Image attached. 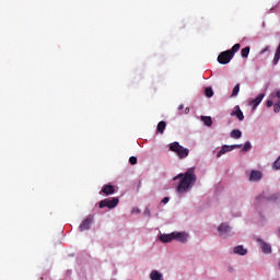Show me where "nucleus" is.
Listing matches in <instances>:
<instances>
[{
	"instance_id": "f257e3e1",
	"label": "nucleus",
	"mask_w": 280,
	"mask_h": 280,
	"mask_svg": "<svg viewBox=\"0 0 280 280\" xmlns=\"http://www.w3.org/2000/svg\"><path fill=\"white\" fill-rule=\"evenodd\" d=\"M174 180H179L178 185L176 187L177 194H187L194 185H196V168L190 167L187 170L186 173H180L177 176L174 177Z\"/></svg>"
},
{
	"instance_id": "f03ea898",
	"label": "nucleus",
	"mask_w": 280,
	"mask_h": 280,
	"mask_svg": "<svg viewBox=\"0 0 280 280\" xmlns=\"http://www.w3.org/2000/svg\"><path fill=\"white\" fill-rule=\"evenodd\" d=\"M240 47H242V45L235 44L231 49L222 51L218 56L219 65H229V62H231V60H233L235 54H237V51H240Z\"/></svg>"
},
{
	"instance_id": "7ed1b4c3",
	"label": "nucleus",
	"mask_w": 280,
	"mask_h": 280,
	"mask_svg": "<svg viewBox=\"0 0 280 280\" xmlns=\"http://www.w3.org/2000/svg\"><path fill=\"white\" fill-rule=\"evenodd\" d=\"M160 242H163V244H170L173 240H177L178 242H182L185 244L187 242V234L183 232H173L171 234H161L159 237Z\"/></svg>"
},
{
	"instance_id": "20e7f679",
	"label": "nucleus",
	"mask_w": 280,
	"mask_h": 280,
	"mask_svg": "<svg viewBox=\"0 0 280 280\" xmlns=\"http://www.w3.org/2000/svg\"><path fill=\"white\" fill-rule=\"evenodd\" d=\"M168 148L171 150V152H174L178 159H187V156H189V149L180 145V143L178 142H172L171 144H168Z\"/></svg>"
},
{
	"instance_id": "39448f33",
	"label": "nucleus",
	"mask_w": 280,
	"mask_h": 280,
	"mask_svg": "<svg viewBox=\"0 0 280 280\" xmlns=\"http://www.w3.org/2000/svg\"><path fill=\"white\" fill-rule=\"evenodd\" d=\"M119 205V198L114 197L112 199H103L100 201L98 207L100 209H104L107 207V209H115Z\"/></svg>"
},
{
	"instance_id": "423d86ee",
	"label": "nucleus",
	"mask_w": 280,
	"mask_h": 280,
	"mask_svg": "<svg viewBox=\"0 0 280 280\" xmlns=\"http://www.w3.org/2000/svg\"><path fill=\"white\" fill-rule=\"evenodd\" d=\"M91 224H93V217L89 215L85 220L80 224L79 231H89L91 229Z\"/></svg>"
},
{
	"instance_id": "0eeeda50",
	"label": "nucleus",
	"mask_w": 280,
	"mask_h": 280,
	"mask_svg": "<svg viewBox=\"0 0 280 280\" xmlns=\"http://www.w3.org/2000/svg\"><path fill=\"white\" fill-rule=\"evenodd\" d=\"M218 231L222 237H229L231 235V226L226 225V223L219 225Z\"/></svg>"
},
{
	"instance_id": "6e6552de",
	"label": "nucleus",
	"mask_w": 280,
	"mask_h": 280,
	"mask_svg": "<svg viewBox=\"0 0 280 280\" xmlns=\"http://www.w3.org/2000/svg\"><path fill=\"white\" fill-rule=\"evenodd\" d=\"M257 242L260 243V248L265 255H270V253H272V246H270V244L266 243L261 238H258Z\"/></svg>"
},
{
	"instance_id": "1a4fd4ad",
	"label": "nucleus",
	"mask_w": 280,
	"mask_h": 280,
	"mask_svg": "<svg viewBox=\"0 0 280 280\" xmlns=\"http://www.w3.org/2000/svg\"><path fill=\"white\" fill-rule=\"evenodd\" d=\"M232 117H237L238 121H244V113L240 108V105L235 106V110L231 112Z\"/></svg>"
},
{
	"instance_id": "9d476101",
	"label": "nucleus",
	"mask_w": 280,
	"mask_h": 280,
	"mask_svg": "<svg viewBox=\"0 0 280 280\" xmlns=\"http://www.w3.org/2000/svg\"><path fill=\"white\" fill-rule=\"evenodd\" d=\"M100 194H105V196H113V194H115V186L104 185Z\"/></svg>"
},
{
	"instance_id": "9b49d317",
	"label": "nucleus",
	"mask_w": 280,
	"mask_h": 280,
	"mask_svg": "<svg viewBox=\"0 0 280 280\" xmlns=\"http://www.w3.org/2000/svg\"><path fill=\"white\" fill-rule=\"evenodd\" d=\"M264 97H266V94L261 93L256 98L249 102V106L253 108H256L261 102L264 101Z\"/></svg>"
},
{
	"instance_id": "f8f14e48",
	"label": "nucleus",
	"mask_w": 280,
	"mask_h": 280,
	"mask_svg": "<svg viewBox=\"0 0 280 280\" xmlns=\"http://www.w3.org/2000/svg\"><path fill=\"white\" fill-rule=\"evenodd\" d=\"M261 172L259 171H252L250 175H249V180L250 182H257V180H261Z\"/></svg>"
},
{
	"instance_id": "ddd939ff",
	"label": "nucleus",
	"mask_w": 280,
	"mask_h": 280,
	"mask_svg": "<svg viewBox=\"0 0 280 280\" xmlns=\"http://www.w3.org/2000/svg\"><path fill=\"white\" fill-rule=\"evenodd\" d=\"M247 253H248V250L246 248H244V246H242V245L234 247L235 255L244 256V255H247Z\"/></svg>"
},
{
	"instance_id": "4468645a",
	"label": "nucleus",
	"mask_w": 280,
	"mask_h": 280,
	"mask_svg": "<svg viewBox=\"0 0 280 280\" xmlns=\"http://www.w3.org/2000/svg\"><path fill=\"white\" fill-rule=\"evenodd\" d=\"M151 280H163V273L159 272L158 270H153L150 273Z\"/></svg>"
},
{
	"instance_id": "2eb2a0df",
	"label": "nucleus",
	"mask_w": 280,
	"mask_h": 280,
	"mask_svg": "<svg viewBox=\"0 0 280 280\" xmlns=\"http://www.w3.org/2000/svg\"><path fill=\"white\" fill-rule=\"evenodd\" d=\"M232 150H233L232 145L222 147V149L217 154L218 159H220V156H222V154H226V152H231Z\"/></svg>"
},
{
	"instance_id": "dca6fc26",
	"label": "nucleus",
	"mask_w": 280,
	"mask_h": 280,
	"mask_svg": "<svg viewBox=\"0 0 280 280\" xmlns=\"http://www.w3.org/2000/svg\"><path fill=\"white\" fill-rule=\"evenodd\" d=\"M232 139H242V131L240 129H233L230 133Z\"/></svg>"
},
{
	"instance_id": "f3484780",
	"label": "nucleus",
	"mask_w": 280,
	"mask_h": 280,
	"mask_svg": "<svg viewBox=\"0 0 280 280\" xmlns=\"http://www.w3.org/2000/svg\"><path fill=\"white\" fill-rule=\"evenodd\" d=\"M167 124L165 121H160L158 124V132H160V135H163V132H165V128H166Z\"/></svg>"
},
{
	"instance_id": "a211bd4d",
	"label": "nucleus",
	"mask_w": 280,
	"mask_h": 280,
	"mask_svg": "<svg viewBox=\"0 0 280 280\" xmlns=\"http://www.w3.org/2000/svg\"><path fill=\"white\" fill-rule=\"evenodd\" d=\"M201 120L203 121L205 126H212L213 124L211 116H202Z\"/></svg>"
},
{
	"instance_id": "6ab92c4d",
	"label": "nucleus",
	"mask_w": 280,
	"mask_h": 280,
	"mask_svg": "<svg viewBox=\"0 0 280 280\" xmlns=\"http://www.w3.org/2000/svg\"><path fill=\"white\" fill-rule=\"evenodd\" d=\"M242 58H248V54H250V47L246 46L241 50Z\"/></svg>"
},
{
	"instance_id": "aec40b11",
	"label": "nucleus",
	"mask_w": 280,
	"mask_h": 280,
	"mask_svg": "<svg viewBox=\"0 0 280 280\" xmlns=\"http://www.w3.org/2000/svg\"><path fill=\"white\" fill-rule=\"evenodd\" d=\"M279 60H280V48H277L275 57H273V65L275 66L279 65Z\"/></svg>"
},
{
	"instance_id": "412c9836",
	"label": "nucleus",
	"mask_w": 280,
	"mask_h": 280,
	"mask_svg": "<svg viewBox=\"0 0 280 280\" xmlns=\"http://www.w3.org/2000/svg\"><path fill=\"white\" fill-rule=\"evenodd\" d=\"M240 94V83H237L232 92V97H237V95Z\"/></svg>"
},
{
	"instance_id": "4be33fe9",
	"label": "nucleus",
	"mask_w": 280,
	"mask_h": 280,
	"mask_svg": "<svg viewBox=\"0 0 280 280\" xmlns=\"http://www.w3.org/2000/svg\"><path fill=\"white\" fill-rule=\"evenodd\" d=\"M205 93H206V97H213V89L206 88Z\"/></svg>"
},
{
	"instance_id": "5701e85b",
	"label": "nucleus",
	"mask_w": 280,
	"mask_h": 280,
	"mask_svg": "<svg viewBox=\"0 0 280 280\" xmlns=\"http://www.w3.org/2000/svg\"><path fill=\"white\" fill-rule=\"evenodd\" d=\"M253 148V145L250 144V142H246L243 147V152H248V150H250Z\"/></svg>"
},
{
	"instance_id": "b1692460",
	"label": "nucleus",
	"mask_w": 280,
	"mask_h": 280,
	"mask_svg": "<svg viewBox=\"0 0 280 280\" xmlns=\"http://www.w3.org/2000/svg\"><path fill=\"white\" fill-rule=\"evenodd\" d=\"M273 110H275V113H279V112H280V100H279L278 103H276V104L273 105Z\"/></svg>"
},
{
	"instance_id": "393cba45",
	"label": "nucleus",
	"mask_w": 280,
	"mask_h": 280,
	"mask_svg": "<svg viewBox=\"0 0 280 280\" xmlns=\"http://www.w3.org/2000/svg\"><path fill=\"white\" fill-rule=\"evenodd\" d=\"M130 165H137V156L129 158Z\"/></svg>"
},
{
	"instance_id": "a878e982",
	"label": "nucleus",
	"mask_w": 280,
	"mask_h": 280,
	"mask_svg": "<svg viewBox=\"0 0 280 280\" xmlns=\"http://www.w3.org/2000/svg\"><path fill=\"white\" fill-rule=\"evenodd\" d=\"M272 97H278V100H280V90H276V92L271 93Z\"/></svg>"
},
{
	"instance_id": "bb28decb",
	"label": "nucleus",
	"mask_w": 280,
	"mask_h": 280,
	"mask_svg": "<svg viewBox=\"0 0 280 280\" xmlns=\"http://www.w3.org/2000/svg\"><path fill=\"white\" fill-rule=\"evenodd\" d=\"M266 104H267V108H270V107L273 106L275 103H273L272 101L268 100V101L266 102Z\"/></svg>"
},
{
	"instance_id": "cd10ccee",
	"label": "nucleus",
	"mask_w": 280,
	"mask_h": 280,
	"mask_svg": "<svg viewBox=\"0 0 280 280\" xmlns=\"http://www.w3.org/2000/svg\"><path fill=\"white\" fill-rule=\"evenodd\" d=\"M167 202H170V197H164V198L162 199V203H163V205H167Z\"/></svg>"
},
{
	"instance_id": "c85d7f7f",
	"label": "nucleus",
	"mask_w": 280,
	"mask_h": 280,
	"mask_svg": "<svg viewBox=\"0 0 280 280\" xmlns=\"http://www.w3.org/2000/svg\"><path fill=\"white\" fill-rule=\"evenodd\" d=\"M150 210L148 209V208H145V210H144V215H148V217H150Z\"/></svg>"
},
{
	"instance_id": "c756f323",
	"label": "nucleus",
	"mask_w": 280,
	"mask_h": 280,
	"mask_svg": "<svg viewBox=\"0 0 280 280\" xmlns=\"http://www.w3.org/2000/svg\"><path fill=\"white\" fill-rule=\"evenodd\" d=\"M270 49V47H266L265 49H262L261 51H260V54H266V51H268Z\"/></svg>"
},
{
	"instance_id": "7c9ffc66",
	"label": "nucleus",
	"mask_w": 280,
	"mask_h": 280,
	"mask_svg": "<svg viewBox=\"0 0 280 280\" xmlns=\"http://www.w3.org/2000/svg\"><path fill=\"white\" fill-rule=\"evenodd\" d=\"M184 108H185V105L180 104V105L178 106V112L180 113Z\"/></svg>"
},
{
	"instance_id": "2f4dec72",
	"label": "nucleus",
	"mask_w": 280,
	"mask_h": 280,
	"mask_svg": "<svg viewBox=\"0 0 280 280\" xmlns=\"http://www.w3.org/2000/svg\"><path fill=\"white\" fill-rule=\"evenodd\" d=\"M233 148V150L237 149V148H242V144H234V145H231Z\"/></svg>"
},
{
	"instance_id": "473e14b6",
	"label": "nucleus",
	"mask_w": 280,
	"mask_h": 280,
	"mask_svg": "<svg viewBox=\"0 0 280 280\" xmlns=\"http://www.w3.org/2000/svg\"><path fill=\"white\" fill-rule=\"evenodd\" d=\"M185 115H189V107L185 108Z\"/></svg>"
},
{
	"instance_id": "72a5a7b5",
	"label": "nucleus",
	"mask_w": 280,
	"mask_h": 280,
	"mask_svg": "<svg viewBox=\"0 0 280 280\" xmlns=\"http://www.w3.org/2000/svg\"><path fill=\"white\" fill-rule=\"evenodd\" d=\"M135 211H136L137 213H139V210H133V213H135Z\"/></svg>"
}]
</instances>
